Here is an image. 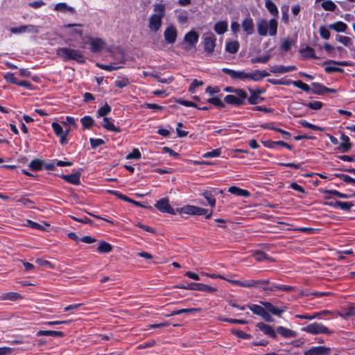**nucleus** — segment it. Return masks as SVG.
<instances>
[{
    "instance_id": "28",
    "label": "nucleus",
    "mask_w": 355,
    "mask_h": 355,
    "mask_svg": "<svg viewBox=\"0 0 355 355\" xmlns=\"http://www.w3.org/2000/svg\"><path fill=\"white\" fill-rule=\"evenodd\" d=\"M214 29L218 35L225 33L227 30V22L225 21H220L215 24Z\"/></svg>"
},
{
    "instance_id": "21",
    "label": "nucleus",
    "mask_w": 355,
    "mask_h": 355,
    "mask_svg": "<svg viewBox=\"0 0 355 355\" xmlns=\"http://www.w3.org/2000/svg\"><path fill=\"white\" fill-rule=\"evenodd\" d=\"M277 333L286 338H295L297 336L295 331L282 326L277 328Z\"/></svg>"
},
{
    "instance_id": "47",
    "label": "nucleus",
    "mask_w": 355,
    "mask_h": 355,
    "mask_svg": "<svg viewBox=\"0 0 355 355\" xmlns=\"http://www.w3.org/2000/svg\"><path fill=\"white\" fill-rule=\"evenodd\" d=\"M239 100L242 102V104H245V101L248 96L247 93L242 89H236L234 94Z\"/></svg>"
},
{
    "instance_id": "30",
    "label": "nucleus",
    "mask_w": 355,
    "mask_h": 355,
    "mask_svg": "<svg viewBox=\"0 0 355 355\" xmlns=\"http://www.w3.org/2000/svg\"><path fill=\"white\" fill-rule=\"evenodd\" d=\"M239 49L238 41H230L226 42L225 50L230 53H236Z\"/></svg>"
},
{
    "instance_id": "63",
    "label": "nucleus",
    "mask_w": 355,
    "mask_h": 355,
    "mask_svg": "<svg viewBox=\"0 0 355 355\" xmlns=\"http://www.w3.org/2000/svg\"><path fill=\"white\" fill-rule=\"evenodd\" d=\"M337 177L340 178L341 180H343L346 183L355 184V179L352 178V177H350L347 175L340 174V175H337Z\"/></svg>"
},
{
    "instance_id": "17",
    "label": "nucleus",
    "mask_w": 355,
    "mask_h": 355,
    "mask_svg": "<svg viewBox=\"0 0 355 355\" xmlns=\"http://www.w3.org/2000/svg\"><path fill=\"white\" fill-rule=\"evenodd\" d=\"M266 289L270 291V293L275 291H284V292H287V293L295 291V288L293 286L282 285V284H277L275 283L271 284V285L270 286V288H266Z\"/></svg>"
},
{
    "instance_id": "25",
    "label": "nucleus",
    "mask_w": 355,
    "mask_h": 355,
    "mask_svg": "<svg viewBox=\"0 0 355 355\" xmlns=\"http://www.w3.org/2000/svg\"><path fill=\"white\" fill-rule=\"evenodd\" d=\"M340 139L342 141L340 148L343 153L348 152L352 148V144L349 141V138L348 136L343 134L341 135Z\"/></svg>"
},
{
    "instance_id": "22",
    "label": "nucleus",
    "mask_w": 355,
    "mask_h": 355,
    "mask_svg": "<svg viewBox=\"0 0 355 355\" xmlns=\"http://www.w3.org/2000/svg\"><path fill=\"white\" fill-rule=\"evenodd\" d=\"M248 76L249 78L248 79L259 81L263 78L268 76L269 73L266 71L255 70L252 73H248Z\"/></svg>"
},
{
    "instance_id": "51",
    "label": "nucleus",
    "mask_w": 355,
    "mask_h": 355,
    "mask_svg": "<svg viewBox=\"0 0 355 355\" xmlns=\"http://www.w3.org/2000/svg\"><path fill=\"white\" fill-rule=\"evenodd\" d=\"M250 96L248 98V102L251 105H257L259 103V96L254 90L250 89Z\"/></svg>"
},
{
    "instance_id": "33",
    "label": "nucleus",
    "mask_w": 355,
    "mask_h": 355,
    "mask_svg": "<svg viewBox=\"0 0 355 355\" xmlns=\"http://www.w3.org/2000/svg\"><path fill=\"white\" fill-rule=\"evenodd\" d=\"M266 8L273 16H278L279 11L277 7L271 0H266Z\"/></svg>"
},
{
    "instance_id": "13",
    "label": "nucleus",
    "mask_w": 355,
    "mask_h": 355,
    "mask_svg": "<svg viewBox=\"0 0 355 355\" xmlns=\"http://www.w3.org/2000/svg\"><path fill=\"white\" fill-rule=\"evenodd\" d=\"M261 303L264 306V309H266L270 313L279 317H281L282 313L286 311V307H276L268 302H261Z\"/></svg>"
},
{
    "instance_id": "20",
    "label": "nucleus",
    "mask_w": 355,
    "mask_h": 355,
    "mask_svg": "<svg viewBox=\"0 0 355 355\" xmlns=\"http://www.w3.org/2000/svg\"><path fill=\"white\" fill-rule=\"evenodd\" d=\"M91 50L94 53L100 52L105 46V42L103 40L99 38L92 39L90 42Z\"/></svg>"
},
{
    "instance_id": "39",
    "label": "nucleus",
    "mask_w": 355,
    "mask_h": 355,
    "mask_svg": "<svg viewBox=\"0 0 355 355\" xmlns=\"http://www.w3.org/2000/svg\"><path fill=\"white\" fill-rule=\"evenodd\" d=\"M297 68L295 66H288V67H284V66H279L275 68L273 70H271L272 73H284L289 71H292L294 70H296Z\"/></svg>"
},
{
    "instance_id": "18",
    "label": "nucleus",
    "mask_w": 355,
    "mask_h": 355,
    "mask_svg": "<svg viewBox=\"0 0 355 355\" xmlns=\"http://www.w3.org/2000/svg\"><path fill=\"white\" fill-rule=\"evenodd\" d=\"M241 27L248 35H252L254 33V23L250 17H247L243 19L241 24Z\"/></svg>"
},
{
    "instance_id": "31",
    "label": "nucleus",
    "mask_w": 355,
    "mask_h": 355,
    "mask_svg": "<svg viewBox=\"0 0 355 355\" xmlns=\"http://www.w3.org/2000/svg\"><path fill=\"white\" fill-rule=\"evenodd\" d=\"M329 28L332 30H334L336 32L343 33L346 31L347 26L345 23L343 21H336L334 24H330Z\"/></svg>"
},
{
    "instance_id": "19",
    "label": "nucleus",
    "mask_w": 355,
    "mask_h": 355,
    "mask_svg": "<svg viewBox=\"0 0 355 355\" xmlns=\"http://www.w3.org/2000/svg\"><path fill=\"white\" fill-rule=\"evenodd\" d=\"M198 34L193 31H191L184 35V40L185 42L189 44L191 46H194L198 42Z\"/></svg>"
},
{
    "instance_id": "64",
    "label": "nucleus",
    "mask_w": 355,
    "mask_h": 355,
    "mask_svg": "<svg viewBox=\"0 0 355 355\" xmlns=\"http://www.w3.org/2000/svg\"><path fill=\"white\" fill-rule=\"evenodd\" d=\"M178 21L180 24H184L187 21L188 15L187 12L184 11L178 15Z\"/></svg>"
},
{
    "instance_id": "58",
    "label": "nucleus",
    "mask_w": 355,
    "mask_h": 355,
    "mask_svg": "<svg viewBox=\"0 0 355 355\" xmlns=\"http://www.w3.org/2000/svg\"><path fill=\"white\" fill-rule=\"evenodd\" d=\"M207 102L211 103L218 107H224V103L218 98H211L207 100Z\"/></svg>"
},
{
    "instance_id": "3",
    "label": "nucleus",
    "mask_w": 355,
    "mask_h": 355,
    "mask_svg": "<svg viewBox=\"0 0 355 355\" xmlns=\"http://www.w3.org/2000/svg\"><path fill=\"white\" fill-rule=\"evenodd\" d=\"M257 26L260 36H266L268 34L273 37L277 35L278 23L276 19H271L268 21L265 19H261L257 21Z\"/></svg>"
},
{
    "instance_id": "34",
    "label": "nucleus",
    "mask_w": 355,
    "mask_h": 355,
    "mask_svg": "<svg viewBox=\"0 0 355 355\" xmlns=\"http://www.w3.org/2000/svg\"><path fill=\"white\" fill-rule=\"evenodd\" d=\"M311 86L313 94L322 95L325 92L326 87L319 83H313Z\"/></svg>"
},
{
    "instance_id": "62",
    "label": "nucleus",
    "mask_w": 355,
    "mask_h": 355,
    "mask_svg": "<svg viewBox=\"0 0 355 355\" xmlns=\"http://www.w3.org/2000/svg\"><path fill=\"white\" fill-rule=\"evenodd\" d=\"M141 153L137 148H135L132 152L127 155V159H139L141 158Z\"/></svg>"
},
{
    "instance_id": "40",
    "label": "nucleus",
    "mask_w": 355,
    "mask_h": 355,
    "mask_svg": "<svg viewBox=\"0 0 355 355\" xmlns=\"http://www.w3.org/2000/svg\"><path fill=\"white\" fill-rule=\"evenodd\" d=\"M44 162L40 159L32 160L28 166L32 171H37L42 168Z\"/></svg>"
},
{
    "instance_id": "38",
    "label": "nucleus",
    "mask_w": 355,
    "mask_h": 355,
    "mask_svg": "<svg viewBox=\"0 0 355 355\" xmlns=\"http://www.w3.org/2000/svg\"><path fill=\"white\" fill-rule=\"evenodd\" d=\"M196 207L194 205H186L177 209V212L184 213L189 215H195Z\"/></svg>"
},
{
    "instance_id": "24",
    "label": "nucleus",
    "mask_w": 355,
    "mask_h": 355,
    "mask_svg": "<svg viewBox=\"0 0 355 355\" xmlns=\"http://www.w3.org/2000/svg\"><path fill=\"white\" fill-rule=\"evenodd\" d=\"M103 127L106 130L114 132H120L121 131V128L119 127H116L114 123L110 120L107 117H104L103 119Z\"/></svg>"
},
{
    "instance_id": "9",
    "label": "nucleus",
    "mask_w": 355,
    "mask_h": 355,
    "mask_svg": "<svg viewBox=\"0 0 355 355\" xmlns=\"http://www.w3.org/2000/svg\"><path fill=\"white\" fill-rule=\"evenodd\" d=\"M10 31L14 34H21L24 33H38V28L34 25L29 24L11 28Z\"/></svg>"
},
{
    "instance_id": "4",
    "label": "nucleus",
    "mask_w": 355,
    "mask_h": 355,
    "mask_svg": "<svg viewBox=\"0 0 355 355\" xmlns=\"http://www.w3.org/2000/svg\"><path fill=\"white\" fill-rule=\"evenodd\" d=\"M303 331L310 333L311 334H328L330 335L333 333L332 331L329 330L327 327L324 326L321 323L313 322L302 329Z\"/></svg>"
},
{
    "instance_id": "48",
    "label": "nucleus",
    "mask_w": 355,
    "mask_h": 355,
    "mask_svg": "<svg viewBox=\"0 0 355 355\" xmlns=\"http://www.w3.org/2000/svg\"><path fill=\"white\" fill-rule=\"evenodd\" d=\"M21 298V295L17 293H7L1 296V299L3 300H17Z\"/></svg>"
},
{
    "instance_id": "12",
    "label": "nucleus",
    "mask_w": 355,
    "mask_h": 355,
    "mask_svg": "<svg viewBox=\"0 0 355 355\" xmlns=\"http://www.w3.org/2000/svg\"><path fill=\"white\" fill-rule=\"evenodd\" d=\"M257 327L269 337L273 339H276L277 338L275 330L271 325L266 324L263 322H259L257 324Z\"/></svg>"
},
{
    "instance_id": "6",
    "label": "nucleus",
    "mask_w": 355,
    "mask_h": 355,
    "mask_svg": "<svg viewBox=\"0 0 355 355\" xmlns=\"http://www.w3.org/2000/svg\"><path fill=\"white\" fill-rule=\"evenodd\" d=\"M155 206L161 212L168 213V214H171L172 215L176 214V211L169 205V200L166 198H163L159 200Z\"/></svg>"
},
{
    "instance_id": "11",
    "label": "nucleus",
    "mask_w": 355,
    "mask_h": 355,
    "mask_svg": "<svg viewBox=\"0 0 355 355\" xmlns=\"http://www.w3.org/2000/svg\"><path fill=\"white\" fill-rule=\"evenodd\" d=\"M331 349L324 346L312 347L304 352V355H328Z\"/></svg>"
},
{
    "instance_id": "50",
    "label": "nucleus",
    "mask_w": 355,
    "mask_h": 355,
    "mask_svg": "<svg viewBox=\"0 0 355 355\" xmlns=\"http://www.w3.org/2000/svg\"><path fill=\"white\" fill-rule=\"evenodd\" d=\"M221 154V149L220 148H216L211 151H209L205 153L202 157L204 158H211V157H218Z\"/></svg>"
},
{
    "instance_id": "42",
    "label": "nucleus",
    "mask_w": 355,
    "mask_h": 355,
    "mask_svg": "<svg viewBox=\"0 0 355 355\" xmlns=\"http://www.w3.org/2000/svg\"><path fill=\"white\" fill-rule=\"evenodd\" d=\"M80 122L84 128H90L94 125V120L90 116H85L81 119Z\"/></svg>"
},
{
    "instance_id": "15",
    "label": "nucleus",
    "mask_w": 355,
    "mask_h": 355,
    "mask_svg": "<svg viewBox=\"0 0 355 355\" xmlns=\"http://www.w3.org/2000/svg\"><path fill=\"white\" fill-rule=\"evenodd\" d=\"M270 283V280L268 279H249L246 281H242L241 286L244 288H254L258 287V285L261 284H268Z\"/></svg>"
},
{
    "instance_id": "41",
    "label": "nucleus",
    "mask_w": 355,
    "mask_h": 355,
    "mask_svg": "<svg viewBox=\"0 0 355 355\" xmlns=\"http://www.w3.org/2000/svg\"><path fill=\"white\" fill-rule=\"evenodd\" d=\"M225 101L230 105H241L242 102L237 98L234 94L227 95L225 97Z\"/></svg>"
},
{
    "instance_id": "29",
    "label": "nucleus",
    "mask_w": 355,
    "mask_h": 355,
    "mask_svg": "<svg viewBox=\"0 0 355 355\" xmlns=\"http://www.w3.org/2000/svg\"><path fill=\"white\" fill-rule=\"evenodd\" d=\"M64 333L62 331H43L40 330L37 332V336H54V337H63Z\"/></svg>"
},
{
    "instance_id": "43",
    "label": "nucleus",
    "mask_w": 355,
    "mask_h": 355,
    "mask_svg": "<svg viewBox=\"0 0 355 355\" xmlns=\"http://www.w3.org/2000/svg\"><path fill=\"white\" fill-rule=\"evenodd\" d=\"M247 307L249 308L254 314L259 315L261 317L263 314L264 311L266 310L263 307L258 304L247 305Z\"/></svg>"
},
{
    "instance_id": "46",
    "label": "nucleus",
    "mask_w": 355,
    "mask_h": 355,
    "mask_svg": "<svg viewBox=\"0 0 355 355\" xmlns=\"http://www.w3.org/2000/svg\"><path fill=\"white\" fill-rule=\"evenodd\" d=\"M321 6L324 10L327 11H334L336 8V4L330 0L324 1Z\"/></svg>"
},
{
    "instance_id": "56",
    "label": "nucleus",
    "mask_w": 355,
    "mask_h": 355,
    "mask_svg": "<svg viewBox=\"0 0 355 355\" xmlns=\"http://www.w3.org/2000/svg\"><path fill=\"white\" fill-rule=\"evenodd\" d=\"M300 124L304 127V128H310L311 130H322L323 129L319 126H317L315 125H313L312 123H310L309 122L305 121V120H302L300 121Z\"/></svg>"
},
{
    "instance_id": "2",
    "label": "nucleus",
    "mask_w": 355,
    "mask_h": 355,
    "mask_svg": "<svg viewBox=\"0 0 355 355\" xmlns=\"http://www.w3.org/2000/svg\"><path fill=\"white\" fill-rule=\"evenodd\" d=\"M153 10L155 12L149 19L148 28L151 31L157 32L159 30L162 19L165 15V6L161 3H155Z\"/></svg>"
},
{
    "instance_id": "59",
    "label": "nucleus",
    "mask_w": 355,
    "mask_h": 355,
    "mask_svg": "<svg viewBox=\"0 0 355 355\" xmlns=\"http://www.w3.org/2000/svg\"><path fill=\"white\" fill-rule=\"evenodd\" d=\"M97 66L99 68L106 70V71H112L113 70H116V69L121 68V67L114 66L113 64H98V63L97 64Z\"/></svg>"
},
{
    "instance_id": "55",
    "label": "nucleus",
    "mask_w": 355,
    "mask_h": 355,
    "mask_svg": "<svg viewBox=\"0 0 355 355\" xmlns=\"http://www.w3.org/2000/svg\"><path fill=\"white\" fill-rule=\"evenodd\" d=\"M305 106L314 110H318L322 108V103L320 101H313L310 102L308 103L304 104Z\"/></svg>"
},
{
    "instance_id": "8",
    "label": "nucleus",
    "mask_w": 355,
    "mask_h": 355,
    "mask_svg": "<svg viewBox=\"0 0 355 355\" xmlns=\"http://www.w3.org/2000/svg\"><path fill=\"white\" fill-rule=\"evenodd\" d=\"M222 71L233 80H244L249 78L248 73L245 71H234L227 68H223Z\"/></svg>"
},
{
    "instance_id": "35",
    "label": "nucleus",
    "mask_w": 355,
    "mask_h": 355,
    "mask_svg": "<svg viewBox=\"0 0 355 355\" xmlns=\"http://www.w3.org/2000/svg\"><path fill=\"white\" fill-rule=\"evenodd\" d=\"M200 311V309H196V308L182 309L173 311L171 312V314H168L166 316L168 317L170 315H180L182 313H194L196 312H199Z\"/></svg>"
},
{
    "instance_id": "10",
    "label": "nucleus",
    "mask_w": 355,
    "mask_h": 355,
    "mask_svg": "<svg viewBox=\"0 0 355 355\" xmlns=\"http://www.w3.org/2000/svg\"><path fill=\"white\" fill-rule=\"evenodd\" d=\"M187 288L191 291H200L209 293H215L217 291L214 287L198 283H190L187 285Z\"/></svg>"
},
{
    "instance_id": "32",
    "label": "nucleus",
    "mask_w": 355,
    "mask_h": 355,
    "mask_svg": "<svg viewBox=\"0 0 355 355\" xmlns=\"http://www.w3.org/2000/svg\"><path fill=\"white\" fill-rule=\"evenodd\" d=\"M300 52L302 55V56L306 58H315V51L313 48L310 46H306L304 49H300Z\"/></svg>"
},
{
    "instance_id": "1",
    "label": "nucleus",
    "mask_w": 355,
    "mask_h": 355,
    "mask_svg": "<svg viewBox=\"0 0 355 355\" xmlns=\"http://www.w3.org/2000/svg\"><path fill=\"white\" fill-rule=\"evenodd\" d=\"M56 55L64 62L75 60L78 63L83 64L85 62V57L79 50L69 49L67 47L58 48L56 50Z\"/></svg>"
},
{
    "instance_id": "37",
    "label": "nucleus",
    "mask_w": 355,
    "mask_h": 355,
    "mask_svg": "<svg viewBox=\"0 0 355 355\" xmlns=\"http://www.w3.org/2000/svg\"><path fill=\"white\" fill-rule=\"evenodd\" d=\"M253 257L257 261H262L263 260H268L270 261H274L272 258L269 257L265 252L259 250L255 251L253 254Z\"/></svg>"
},
{
    "instance_id": "44",
    "label": "nucleus",
    "mask_w": 355,
    "mask_h": 355,
    "mask_svg": "<svg viewBox=\"0 0 355 355\" xmlns=\"http://www.w3.org/2000/svg\"><path fill=\"white\" fill-rule=\"evenodd\" d=\"M289 83L306 92H309L311 91L310 87L302 80L289 81Z\"/></svg>"
},
{
    "instance_id": "7",
    "label": "nucleus",
    "mask_w": 355,
    "mask_h": 355,
    "mask_svg": "<svg viewBox=\"0 0 355 355\" xmlns=\"http://www.w3.org/2000/svg\"><path fill=\"white\" fill-rule=\"evenodd\" d=\"M164 40L167 44H174L178 36L177 28L173 25L168 26L164 32Z\"/></svg>"
},
{
    "instance_id": "45",
    "label": "nucleus",
    "mask_w": 355,
    "mask_h": 355,
    "mask_svg": "<svg viewBox=\"0 0 355 355\" xmlns=\"http://www.w3.org/2000/svg\"><path fill=\"white\" fill-rule=\"evenodd\" d=\"M129 84H130V81H129L128 78L126 77L119 78L114 82L115 86L119 88L125 87L128 86Z\"/></svg>"
},
{
    "instance_id": "60",
    "label": "nucleus",
    "mask_w": 355,
    "mask_h": 355,
    "mask_svg": "<svg viewBox=\"0 0 355 355\" xmlns=\"http://www.w3.org/2000/svg\"><path fill=\"white\" fill-rule=\"evenodd\" d=\"M320 36L325 39L328 40L330 37V32L324 26H321L319 29Z\"/></svg>"
},
{
    "instance_id": "36",
    "label": "nucleus",
    "mask_w": 355,
    "mask_h": 355,
    "mask_svg": "<svg viewBox=\"0 0 355 355\" xmlns=\"http://www.w3.org/2000/svg\"><path fill=\"white\" fill-rule=\"evenodd\" d=\"M112 250V246L105 242V241H101L99 243L98 247L97 248V251L100 253H108L111 252Z\"/></svg>"
},
{
    "instance_id": "27",
    "label": "nucleus",
    "mask_w": 355,
    "mask_h": 355,
    "mask_svg": "<svg viewBox=\"0 0 355 355\" xmlns=\"http://www.w3.org/2000/svg\"><path fill=\"white\" fill-rule=\"evenodd\" d=\"M55 10L61 12H70L73 14L75 9L73 7L69 6L66 3H58L55 6Z\"/></svg>"
},
{
    "instance_id": "16",
    "label": "nucleus",
    "mask_w": 355,
    "mask_h": 355,
    "mask_svg": "<svg viewBox=\"0 0 355 355\" xmlns=\"http://www.w3.org/2000/svg\"><path fill=\"white\" fill-rule=\"evenodd\" d=\"M80 173L79 172L74 173L70 175H62L61 178L64 180L66 182L74 184L79 185L80 184Z\"/></svg>"
},
{
    "instance_id": "57",
    "label": "nucleus",
    "mask_w": 355,
    "mask_h": 355,
    "mask_svg": "<svg viewBox=\"0 0 355 355\" xmlns=\"http://www.w3.org/2000/svg\"><path fill=\"white\" fill-rule=\"evenodd\" d=\"M270 58V55H265L263 57H257V58H252L251 59V62L253 63V64L258 63V62L265 64V63H267L268 62Z\"/></svg>"
},
{
    "instance_id": "49",
    "label": "nucleus",
    "mask_w": 355,
    "mask_h": 355,
    "mask_svg": "<svg viewBox=\"0 0 355 355\" xmlns=\"http://www.w3.org/2000/svg\"><path fill=\"white\" fill-rule=\"evenodd\" d=\"M336 40L345 46L349 47L351 45H352L351 38L347 36L337 35Z\"/></svg>"
},
{
    "instance_id": "5",
    "label": "nucleus",
    "mask_w": 355,
    "mask_h": 355,
    "mask_svg": "<svg viewBox=\"0 0 355 355\" xmlns=\"http://www.w3.org/2000/svg\"><path fill=\"white\" fill-rule=\"evenodd\" d=\"M202 40L205 51L209 54L212 53L216 46V36L212 33H206L202 36Z\"/></svg>"
},
{
    "instance_id": "52",
    "label": "nucleus",
    "mask_w": 355,
    "mask_h": 355,
    "mask_svg": "<svg viewBox=\"0 0 355 355\" xmlns=\"http://www.w3.org/2000/svg\"><path fill=\"white\" fill-rule=\"evenodd\" d=\"M335 205H338L337 207H339L340 209L345 211H349L353 205L351 202H341L338 200L335 201Z\"/></svg>"
},
{
    "instance_id": "53",
    "label": "nucleus",
    "mask_w": 355,
    "mask_h": 355,
    "mask_svg": "<svg viewBox=\"0 0 355 355\" xmlns=\"http://www.w3.org/2000/svg\"><path fill=\"white\" fill-rule=\"evenodd\" d=\"M111 112V107L107 104L105 105L103 107H101L98 110V116H105L107 115Z\"/></svg>"
},
{
    "instance_id": "23",
    "label": "nucleus",
    "mask_w": 355,
    "mask_h": 355,
    "mask_svg": "<svg viewBox=\"0 0 355 355\" xmlns=\"http://www.w3.org/2000/svg\"><path fill=\"white\" fill-rule=\"evenodd\" d=\"M228 191L237 196H243L248 198L250 196V193L248 190L243 189L234 186L230 187L228 189Z\"/></svg>"
},
{
    "instance_id": "54",
    "label": "nucleus",
    "mask_w": 355,
    "mask_h": 355,
    "mask_svg": "<svg viewBox=\"0 0 355 355\" xmlns=\"http://www.w3.org/2000/svg\"><path fill=\"white\" fill-rule=\"evenodd\" d=\"M355 315V306H349L344 310V313L340 314V316L343 318H347L349 317Z\"/></svg>"
},
{
    "instance_id": "61",
    "label": "nucleus",
    "mask_w": 355,
    "mask_h": 355,
    "mask_svg": "<svg viewBox=\"0 0 355 355\" xmlns=\"http://www.w3.org/2000/svg\"><path fill=\"white\" fill-rule=\"evenodd\" d=\"M104 141L101 139H90V144L92 148H96L99 146L104 144Z\"/></svg>"
},
{
    "instance_id": "14",
    "label": "nucleus",
    "mask_w": 355,
    "mask_h": 355,
    "mask_svg": "<svg viewBox=\"0 0 355 355\" xmlns=\"http://www.w3.org/2000/svg\"><path fill=\"white\" fill-rule=\"evenodd\" d=\"M52 128L55 134L60 137V141L62 145L67 144L68 140H65V134L62 126L57 122H53L51 124Z\"/></svg>"
},
{
    "instance_id": "26",
    "label": "nucleus",
    "mask_w": 355,
    "mask_h": 355,
    "mask_svg": "<svg viewBox=\"0 0 355 355\" xmlns=\"http://www.w3.org/2000/svg\"><path fill=\"white\" fill-rule=\"evenodd\" d=\"M201 195L207 200L208 204L211 207H214L216 205V198L213 194L212 191L203 190Z\"/></svg>"
}]
</instances>
